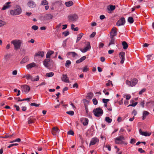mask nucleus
<instances>
[{
  "label": "nucleus",
  "instance_id": "1",
  "mask_svg": "<svg viewBox=\"0 0 154 154\" xmlns=\"http://www.w3.org/2000/svg\"><path fill=\"white\" fill-rule=\"evenodd\" d=\"M54 53V52L52 51H49L47 53L46 55V59L44 60L43 62L44 65L47 68H48L50 64H53V61L50 59L51 56Z\"/></svg>",
  "mask_w": 154,
  "mask_h": 154
},
{
  "label": "nucleus",
  "instance_id": "2",
  "mask_svg": "<svg viewBox=\"0 0 154 154\" xmlns=\"http://www.w3.org/2000/svg\"><path fill=\"white\" fill-rule=\"evenodd\" d=\"M22 10L19 6H17L15 8L14 10H11L10 11L11 14L13 16L18 15L22 12Z\"/></svg>",
  "mask_w": 154,
  "mask_h": 154
},
{
  "label": "nucleus",
  "instance_id": "3",
  "mask_svg": "<svg viewBox=\"0 0 154 154\" xmlns=\"http://www.w3.org/2000/svg\"><path fill=\"white\" fill-rule=\"evenodd\" d=\"M11 43L13 45L14 49L17 50L20 48L22 41L20 40L16 39L12 41Z\"/></svg>",
  "mask_w": 154,
  "mask_h": 154
},
{
  "label": "nucleus",
  "instance_id": "4",
  "mask_svg": "<svg viewBox=\"0 0 154 154\" xmlns=\"http://www.w3.org/2000/svg\"><path fill=\"white\" fill-rule=\"evenodd\" d=\"M125 138L123 136H121L115 139V142L117 144H123L125 143Z\"/></svg>",
  "mask_w": 154,
  "mask_h": 154
},
{
  "label": "nucleus",
  "instance_id": "5",
  "mask_svg": "<svg viewBox=\"0 0 154 154\" xmlns=\"http://www.w3.org/2000/svg\"><path fill=\"white\" fill-rule=\"evenodd\" d=\"M68 18L69 21L74 22L77 21L78 18V17L76 14H74L69 15Z\"/></svg>",
  "mask_w": 154,
  "mask_h": 154
},
{
  "label": "nucleus",
  "instance_id": "6",
  "mask_svg": "<svg viewBox=\"0 0 154 154\" xmlns=\"http://www.w3.org/2000/svg\"><path fill=\"white\" fill-rule=\"evenodd\" d=\"M93 112L94 115L98 117L101 116L103 113L102 109L99 108L94 109Z\"/></svg>",
  "mask_w": 154,
  "mask_h": 154
},
{
  "label": "nucleus",
  "instance_id": "7",
  "mask_svg": "<svg viewBox=\"0 0 154 154\" xmlns=\"http://www.w3.org/2000/svg\"><path fill=\"white\" fill-rule=\"evenodd\" d=\"M137 82V80L136 79L131 80V81L127 80L126 81V84L128 86L131 87L135 86Z\"/></svg>",
  "mask_w": 154,
  "mask_h": 154
},
{
  "label": "nucleus",
  "instance_id": "8",
  "mask_svg": "<svg viewBox=\"0 0 154 154\" xmlns=\"http://www.w3.org/2000/svg\"><path fill=\"white\" fill-rule=\"evenodd\" d=\"M125 18L124 17H122L116 23V25L119 26L124 25L125 23Z\"/></svg>",
  "mask_w": 154,
  "mask_h": 154
},
{
  "label": "nucleus",
  "instance_id": "9",
  "mask_svg": "<svg viewBox=\"0 0 154 154\" xmlns=\"http://www.w3.org/2000/svg\"><path fill=\"white\" fill-rule=\"evenodd\" d=\"M91 48L90 44V43L89 42H88L87 43L86 46L84 48H81L80 49V50L82 52V53H85L88 50H89Z\"/></svg>",
  "mask_w": 154,
  "mask_h": 154
},
{
  "label": "nucleus",
  "instance_id": "10",
  "mask_svg": "<svg viewBox=\"0 0 154 154\" xmlns=\"http://www.w3.org/2000/svg\"><path fill=\"white\" fill-rule=\"evenodd\" d=\"M125 52L123 51L120 52L119 54L120 58L121 60L120 61L121 63H123L125 60Z\"/></svg>",
  "mask_w": 154,
  "mask_h": 154
},
{
  "label": "nucleus",
  "instance_id": "11",
  "mask_svg": "<svg viewBox=\"0 0 154 154\" xmlns=\"http://www.w3.org/2000/svg\"><path fill=\"white\" fill-rule=\"evenodd\" d=\"M60 130L57 127H54L52 129L51 132L53 135H56L60 132Z\"/></svg>",
  "mask_w": 154,
  "mask_h": 154
},
{
  "label": "nucleus",
  "instance_id": "12",
  "mask_svg": "<svg viewBox=\"0 0 154 154\" xmlns=\"http://www.w3.org/2000/svg\"><path fill=\"white\" fill-rule=\"evenodd\" d=\"M116 27H113L112 29L110 32L111 37H114L117 35V32L116 30Z\"/></svg>",
  "mask_w": 154,
  "mask_h": 154
},
{
  "label": "nucleus",
  "instance_id": "13",
  "mask_svg": "<svg viewBox=\"0 0 154 154\" xmlns=\"http://www.w3.org/2000/svg\"><path fill=\"white\" fill-rule=\"evenodd\" d=\"M62 80L66 83H69V80L67 75L63 74L61 77Z\"/></svg>",
  "mask_w": 154,
  "mask_h": 154
},
{
  "label": "nucleus",
  "instance_id": "14",
  "mask_svg": "<svg viewBox=\"0 0 154 154\" xmlns=\"http://www.w3.org/2000/svg\"><path fill=\"white\" fill-rule=\"evenodd\" d=\"M28 123L29 124H31L35 122L36 121V119L34 117L30 116L28 119Z\"/></svg>",
  "mask_w": 154,
  "mask_h": 154
},
{
  "label": "nucleus",
  "instance_id": "15",
  "mask_svg": "<svg viewBox=\"0 0 154 154\" xmlns=\"http://www.w3.org/2000/svg\"><path fill=\"white\" fill-rule=\"evenodd\" d=\"M21 88H22L23 91L26 93H28L30 89L29 86L26 85H22Z\"/></svg>",
  "mask_w": 154,
  "mask_h": 154
},
{
  "label": "nucleus",
  "instance_id": "16",
  "mask_svg": "<svg viewBox=\"0 0 154 154\" xmlns=\"http://www.w3.org/2000/svg\"><path fill=\"white\" fill-rule=\"evenodd\" d=\"M27 5L30 8H34L35 7V3L32 1H30L27 3Z\"/></svg>",
  "mask_w": 154,
  "mask_h": 154
},
{
  "label": "nucleus",
  "instance_id": "17",
  "mask_svg": "<svg viewBox=\"0 0 154 154\" xmlns=\"http://www.w3.org/2000/svg\"><path fill=\"white\" fill-rule=\"evenodd\" d=\"M99 140L97 138H94L91 140L89 145H93L95 144L97 142H98Z\"/></svg>",
  "mask_w": 154,
  "mask_h": 154
},
{
  "label": "nucleus",
  "instance_id": "18",
  "mask_svg": "<svg viewBox=\"0 0 154 154\" xmlns=\"http://www.w3.org/2000/svg\"><path fill=\"white\" fill-rule=\"evenodd\" d=\"M140 133L142 135H143L145 136H149L151 134V133H148L147 132H143L141 130V129H140L139 130Z\"/></svg>",
  "mask_w": 154,
  "mask_h": 154
},
{
  "label": "nucleus",
  "instance_id": "19",
  "mask_svg": "<svg viewBox=\"0 0 154 154\" xmlns=\"http://www.w3.org/2000/svg\"><path fill=\"white\" fill-rule=\"evenodd\" d=\"M107 9L109 11H112L116 9V6L115 5H110L107 7Z\"/></svg>",
  "mask_w": 154,
  "mask_h": 154
},
{
  "label": "nucleus",
  "instance_id": "20",
  "mask_svg": "<svg viewBox=\"0 0 154 154\" xmlns=\"http://www.w3.org/2000/svg\"><path fill=\"white\" fill-rule=\"evenodd\" d=\"M44 55V52L43 51H39L35 54V57L41 56L42 57H43Z\"/></svg>",
  "mask_w": 154,
  "mask_h": 154
},
{
  "label": "nucleus",
  "instance_id": "21",
  "mask_svg": "<svg viewBox=\"0 0 154 154\" xmlns=\"http://www.w3.org/2000/svg\"><path fill=\"white\" fill-rule=\"evenodd\" d=\"M149 114V112L146 111H144L143 112L142 119L143 120L145 119L146 118V117Z\"/></svg>",
  "mask_w": 154,
  "mask_h": 154
},
{
  "label": "nucleus",
  "instance_id": "22",
  "mask_svg": "<svg viewBox=\"0 0 154 154\" xmlns=\"http://www.w3.org/2000/svg\"><path fill=\"white\" fill-rule=\"evenodd\" d=\"M35 65L36 64L35 63H32L27 65L26 67L27 69H29L35 66Z\"/></svg>",
  "mask_w": 154,
  "mask_h": 154
},
{
  "label": "nucleus",
  "instance_id": "23",
  "mask_svg": "<svg viewBox=\"0 0 154 154\" xmlns=\"http://www.w3.org/2000/svg\"><path fill=\"white\" fill-rule=\"evenodd\" d=\"M82 122L84 125H87L88 122V120L87 118H84L82 121Z\"/></svg>",
  "mask_w": 154,
  "mask_h": 154
},
{
  "label": "nucleus",
  "instance_id": "24",
  "mask_svg": "<svg viewBox=\"0 0 154 154\" xmlns=\"http://www.w3.org/2000/svg\"><path fill=\"white\" fill-rule=\"evenodd\" d=\"M11 3L10 2H8L6 3V5H5L3 6V7L2 8V10H5L6 9L9 8L10 7V5H9Z\"/></svg>",
  "mask_w": 154,
  "mask_h": 154
},
{
  "label": "nucleus",
  "instance_id": "25",
  "mask_svg": "<svg viewBox=\"0 0 154 154\" xmlns=\"http://www.w3.org/2000/svg\"><path fill=\"white\" fill-rule=\"evenodd\" d=\"M67 54L68 55H72V57H75L78 56V54L74 52H69L67 53Z\"/></svg>",
  "mask_w": 154,
  "mask_h": 154
},
{
  "label": "nucleus",
  "instance_id": "26",
  "mask_svg": "<svg viewBox=\"0 0 154 154\" xmlns=\"http://www.w3.org/2000/svg\"><path fill=\"white\" fill-rule=\"evenodd\" d=\"M122 43L123 49H126L128 47V45L127 43L125 41H123Z\"/></svg>",
  "mask_w": 154,
  "mask_h": 154
},
{
  "label": "nucleus",
  "instance_id": "27",
  "mask_svg": "<svg viewBox=\"0 0 154 154\" xmlns=\"http://www.w3.org/2000/svg\"><path fill=\"white\" fill-rule=\"evenodd\" d=\"M115 38L111 37L110 41L109 44L108 46H109L111 45L115 44Z\"/></svg>",
  "mask_w": 154,
  "mask_h": 154
},
{
  "label": "nucleus",
  "instance_id": "28",
  "mask_svg": "<svg viewBox=\"0 0 154 154\" xmlns=\"http://www.w3.org/2000/svg\"><path fill=\"white\" fill-rule=\"evenodd\" d=\"M39 77L38 75L36 76L35 77H33L32 76L31 78V80L32 82L37 81L39 79Z\"/></svg>",
  "mask_w": 154,
  "mask_h": 154
},
{
  "label": "nucleus",
  "instance_id": "29",
  "mask_svg": "<svg viewBox=\"0 0 154 154\" xmlns=\"http://www.w3.org/2000/svg\"><path fill=\"white\" fill-rule=\"evenodd\" d=\"M83 35V34L82 33H81L79 34L78 35L76 41V43L78 42L80 40Z\"/></svg>",
  "mask_w": 154,
  "mask_h": 154
},
{
  "label": "nucleus",
  "instance_id": "30",
  "mask_svg": "<svg viewBox=\"0 0 154 154\" xmlns=\"http://www.w3.org/2000/svg\"><path fill=\"white\" fill-rule=\"evenodd\" d=\"M65 4L67 7H70L73 4V2L71 1L66 2L65 3Z\"/></svg>",
  "mask_w": 154,
  "mask_h": 154
},
{
  "label": "nucleus",
  "instance_id": "31",
  "mask_svg": "<svg viewBox=\"0 0 154 154\" xmlns=\"http://www.w3.org/2000/svg\"><path fill=\"white\" fill-rule=\"evenodd\" d=\"M28 60V59L27 57H24L20 62V63H26Z\"/></svg>",
  "mask_w": 154,
  "mask_h": 154
},
{
  "label": "nucleus",
  "instance_id": "32",
  "mask_svg": "<svg viewBox=\"0 0 154 154\" xmlns=\"http://www.w3.org/2000/svg\"><path fill=\"white\" fill-rule=\"evenodd\" d=\"M128 21L130 23H132L134 22V20L132 17H129L128 18Z\"/></svg>",
  "mask_w": 154,
  "mask_h": 154
},
{
  "label": "nucleus",
  "instance_id": "33",
  "mask_svg": "<svg viewBox=\"0 0 154 154\" xmlns=\"http://www.w3.org/2000/svg\"><path fill=\"white\" fill-rule=\"evenodd\" d=\"M123 97H126V99L127 100H128L131 98V96L130 94H124L123 95Z\"/></svg>",
  "mask_w": 154,
  "mask_h": 154
},
{
  "label": "nucleus",
  "instance_id": "34",
  "mask_svg": "<svg viewBox=\"0 0 154 154\" xmlns=\"http://www.w3.org/2000/svg\"><path fill=\"white\" fill-rule=\"evenodd\" d=\"M54 75V73L53 72H50L49 73H47L46 74V75L48 77H51L53 76Z\"/></svg>",
  "mask_w": 154,
  "mask_h": 154
},
{
  "label": "nucleus",
  "instance_id": "35",
  "mask_svg": "<svg viewBox=\"0 0 154 154\" xmlns=\"http://www.w3.org/2000/svg\"><path fill=\"white\" fill-rule=\"evenodd\" d=\"M105 120L106 122L109 123H111L112 121V119L108 117H106L105 118Z\"/></svg>",
  "mask_w": 154,
  "mask_h": 154
},
{
  "label": "nucleus",
  "instance_id": "36",
  "mask_svg": "<svg viewBox=\"0 0 154 154\" xmlns=\"http://www.w3.org/2000/svg\"><path fill=\"white\" fill-rule=\"evenodd\" d=\"M71 63V62L70 60H67L65 64V66L68 67H69Z\"/></svg>",
  "mask_w": 154,
  "mask_h": 154
},
{
  "label": "nucleus",
  "instance_id": "37",
  "mask_svg": "<svg viewBox=\"0 0 154 154\" xmlns=\"http://www.w3.org/2000/svg\"><path fill=\"white\" fill-rule=\"evenodd\" d=\"M89 70V68L88 66H86L82 69V71L83 72H86Z\"/></svg>",
  "mask_w": 154,
  "mask_h": 154
},
{
  "label": "nucleus",
  "instance_id": "38",
  "mask_svg": "<svg viewBox=\"0 0 154 154\" xmlns=\"http://www.w3.org/2000/svg\"><path fill=\"white\" fill-rule=\"evenodd\" d=\"M32 76L29 74H28L26 75L25 76L23 77V78H25L27 79H31V78Z\"/></svg>",
  "mask_w": 154,
  "mask_h": 154
},
{
  "label": "nucleus",
  "instance_id": "39",
  "mask_svg": "<svg viewBox=\"0 0 154 154\" xmlns=\"http://www.w3.org/2000/svg\"><path fill=\"white\" fill-rule=\"evenodd\" d=\"M11 55L9 54H7L5 55V60H8L10 58Z\"/></svg>",
  "mask_w": 154,
  "mask_h": 154
},
{
  "label": "nucleus",
  "instance_id": "40",
  "mask_svg": "<svg viewBox=\"0 0 154 154\" xmlns=\"http://www.w3.org/2000/svg\"><path fill=\"white\" fill-rule=\"evenodd\" d=\"M66 113L71 116H73L74 114V112L72 111H67Z\"/></svg>",
  "mask_w": 154,
  "mask_h": 154
},
{
  "label": "nucleus",
  "instance_id": "41",
  "mask_svg": "<svg viewBox=\"0 0 154 154\" xmlns=\"http://www.w3.org/2000/svg\"><path fill=\"white\" fill-rule=\"evenodd\" d=\"M5 22L2 20H0V27L5 24Z\"/></svg>",
  "mask_w": 154,
  "mask_h": 154
},
{
  "label": "nucleus",
  "instance_id": "42",
  "mask_svg": "<svg viewBox=\"0 0 154 154\" xmlns=\"http://www.w3.org/2000/svg\"><path fill=\"white\" fill-rule=\"evenodd\" d=\"M63 34L65 36H66L68 35L69 34V32L68 31H66L64 32H63Z\"/></svg>",
  "mask_w": 154,
  "mask_h": 154
},
{
  "label": "nucleus",
  "instance_id": "43",
  "mask_svg": "<svg viewBox=\"0 0 154 154\" xmlns=\"http://www.w3.org/2000/svg\"><path fill=\"white\" fill-rule=\"evenodd\" d=\"M48 4V3L47 1L46 0H44L42 2L41 4V5H46Z\"/></svg>",
  "mask_w": 154,
  "mask_h": 154
},
{
  "label": "nucleus",
  "instance_id": "44",
  "mask_svg": "<svg viewBox=\"0 0 154 154\" xmlns=\"http://www.w3.org/2000/svg\"><path fill=\"white\" fill-rule=\"evenodd\" d=\"M32 28L34 30H36L38 29V27L37 26L34 25L32 26Z\"/></svg>",
  "mask_w": 154,
  "mask_h": 154
},
{
  "label": "nucleus",
  "instance_id": "45",
  "mask_svg": "<svg viewBox=\"0 0 154 154\" xmlns=\"http://www.w3.org/2000/svg\"><path fill=\"white\" fill-rule=\"evenodd\" d=\"M137 104V102H135L134 103H133L132 104L129 105L128 107H129L130 106H135Z\"/></svg>",
  "mask_w": 154,
  "mask_h": 154
},
{
  "label": "nucleus",
  "instance_id": "46",
  "mask_svg": "<svg viewBox=\"0 0 154 154\" xmlns=\"http://www.w3.org/2000/svg\"><path fill=\"white\" fill-rule=\"evenodd\" d=\"M110 85H111L112 86H113V85L112 84V81H110L109 80V81H108V82L106 84V85L107 86H109Z\"/></svg>",
  "mask_w": 154,
  "mask_h": 154
},
{
  "label": "nucleus",
  "instance_id": "47",
  "mask_svg": "<svg viewBox=\"0 0 154 154\" xmlns=\"http://www.w3.org/2000/svg\"><path fill=\"white\" fill-rule=\"evenodd\" d=\"M109 99H103V102L105 103H107V102L109 101Z\"/></svg>",
  "mask_w": 154,
  "mask_h": 154
},
{
  "label": "nucleus",
  "instance_id": "48",
  "mask_svg": "<svg viewBox=\"0 0 154 154\" xmlns=\"http://www.w3.org/2000/svg\"><path fill=\"white\" fill-rule=\"evenodd\" d=\"M93 103L94 105H97V101L96 98L93 99L92 100Z\"/></svg>",
  "mask_w": 154,
  "mask_h": 154
},
{
  "label": "nucleus",
  "instance_id": "49",
  "mask_svg": "<svg viewBox=\"0 0 154 154\" xmlns=\"http://www.w3.org/2000/svg\"><path fill=\"white\" fill-rule=\"evenodd\" d=\"M47 17L48 19H52L53 17V16L51 14H48L47 15Z\"/></svg>",
  "mask_w": 154,
  "mask_h": 154
},
{
  "label": "nucleus",
  "instance_id": "50",
  "mask_svg": "<svg viewBox=\"0 0 154 154\" xmlns=\"http://www.w3.org/2000/svg\"><path fill=\"white\" fill-rule=\"evenodd\" d=\"M68 134L73 135L74 134V132L70 130L68 131Z\"/></svg>",
  "mask_w": 154,
  "mask_h": 154
},
{
  "label": "nucleus",
  "instance_id": "51",
  "mask_svg": "<svg viewBox=\"0 0 154 154\" xmlns=\"http://www.w3.org/2000/svg\"><path fill=\"white\" fill-rule=\"evenodd\" d=\"M146 91V89L145 88L143 89L140 91L139 92V94H142L144 92Z\"/></svg>",
  "mask_w": 154,
  "mask_h": 154
},
{
  "label": "nucleus",
  "instance_id": "52",
  "mask_svg": "<svg viewBox=\"0 0 154 154\" xmlns=\"http://www.w3.org/2000/svg\"><path fill=\"white\" fill-rule=\"evenodd\" d=\"M137 114V112L135 109L132 112V114L134 116H135Z\"/></svg>",
  "mask_w": 154,
  "mask_h": 154
},
{
  "label": "nucleus",
  "instance_id": "53",
  "mask_svg": "<svg viewBox=\"0 0 154 154\" xmlns=\"http://www.w3.org/2000/svg\"><path fill=\"white\" fill-rule=\"evenodd\" d=\"M31 105L32 106H34L36 107L38 106L39 105V104H37L35 103H32L31 104Z\"/></svg>",
  "mask_w": 154,
  "mask_h": 154
},
{
  "label": "nucleus",
  "instance_id": "54",
  "mask_svg": "<svg viewBox=\"0 0 154 154\" xmlns=\"http://www.w3.org/2000/svg\"><path fill=\"white\" fill-rule=\"evenodd\" d=\"M136 142L135 140L134 139H131V140L130 143L131 144H134Z\"/></svg>",
  "mask_w": 154,
  "mask_h": 154
},
{
  "label": "nucleus",
  "instance_id": "55",
  "mask_svg": "<svg viewBox=\"0 0 154 154\" xmlns=\"http://www.w3.org/2000/svg\"><path fill=\"white\" fill-rule=\"evenodd\" d=\"M86 59V57L85 56H84L81 58L79 59L81 60V61L82 62L84 61L85 59Z\"/></svg>",
  "mask_w": 154,
  "mask_h": 154
},
{
  "label": "nucleus",
  "instance_id": "56",
  "mask_svg": "<svg viewBox=\"0 0 154 154\" xmlns=\"http://www.w3.org/2000/svg\"><path fill=\"white\" fill-rule=\"evenodd\" d=\"M106 147L107 148L109 151H110L111 149V146H110L108 145H106Z\"/></svg>",
  "mask_w": 154,
  "mask_h": 154
},
{
  "label": "nucleus",
  "instance_id": "57",
  "mask_svg": "<svg viewBox=\"0 0 154 154\" xmlns=\"http://www.w3.org/2000/svg\"><path fill=\"white\" fill-rule=\"evenodd\" d=\"M96 34L95 32H94L92 33L90 35V37L91 38L94 37Z\"/></svg>",
  "mask_w": 154,
  "mask_h": 154
},
{
  "label": "nucleus",
  "instance_id": "58",
  "mask_svg": "<svg viewBox=\"0 0 154 154\" xmlns=\"http://www.w3.org/2000/svg\"><path fill=\"white\" fill-rule=\"evenodd\" d=\"M103 92H104L105 94V95H108L109 94V93L108 92H106V90L105 89H104L103 91Z\"/></svg>",
  "mask_w": 154,
  "mask_h": 154
},
{
  "label": "nucleus",
  "instance_id": "59",
  "mask_svg": "<svg viewBox=\"0 0 154 154\" xmlns=\"http://www.w3.org/2000/svg\"><path fill=\"white\" fill-rule=\"evenodd\" d=\"M138 151L140 152V153H142L143 152H144L145 151L143 150L141 148H139L138 149Z\"/></svg>",
  "mask_w": 154,
  "mask_h": 154
},
{
  "label": "nucleus",
  "instance_id": "60",
  "mask_svg": "<svg viewBox=\"0 0 154 154\" xmlns=\"http://www.w3.org/2000/svg\"><path fill=\"white\" fill-rule=\"evenodd\" d=\"M14 106L16 108V109L17 111H18L20 109V107L19 106L16 105H15Z\"/></svg>",
  "mask_w": 154,
  "mask_h": 154
},
{
  "label": "nucleus",
  "instance_id": "61",
  "mask_svg": "<svg viewBox=\"0 0 154 154\" xmlns=\"http://www.w3.org/2000/svg\"><path fill=\"white\" fill-rule=\"evenodd\" d=\"M100 18L101 20H102L105 18V16L103 15H101L100 16Z\"/></svg>",
  "mask_w": 154,
  "mask_h": 154
},
{
  "label": "nucleus",
  "instance_id": "62",
  "mask_svg": "<svg viewBox=\"0 0 154 154\" xmlns=\"http://www.w3.org/2000/svg\"><path fill=\"white\" fill-rule=\"evenodd\" d=\"M17 74V71L16 70H14L12 72V74L13 75H16Z\"/></svg>",
  "mask_w": 154,
  "mask_h": 154
},
{
  "label": "nucleus",
  "instance_id": "63",
  "mask_svg": "<svg viewBox=\"0 0 154 154\" xmlns=\"http://www.w3.org/2000/svg\"><path fill=\"white\" fill-rule=\"evenodd\" d=\"M104 46V44L102 43H100L99 45V48H103Z\"/></svg>",
  "mask_w": 154,
  "mask_h": 154
},
{
  "label": "nucleus",
  "instance_id": "64",
  "mask_svg": "<svg viewBox=\"0 0 154 154\" xmlns=\"http://www.w3.org/2000/svg\"><path fill=\"white\" fill-rule=\"evenodd\" d=\"M73 88H77L78 87V84L77 83L74 84L73 85Z\"/></svg>",
  "mask_w": 154,
  "mask_h": 154
}]
</instances>
